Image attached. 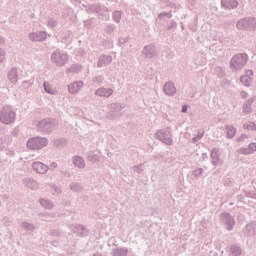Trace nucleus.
I'll use <instances>...</instances> for the list:
<instances>
[{"mask_svg":"<svg viewBox=\"0 0 256 256\" xmlns=\"http://www.w3.org/2000/svg\"><path fill=\"white\" fill-rule=\"evenodd\" d=\"M247 61H249V57L245 53H240L234 55L230 60V69L237 73V71H241L247 65Z\"/></svg>","mask_w":256,"mask_h":256,"instance_id":"1","label":"nucleus"},{"mask_svg":"<svg viewBox=\"0 0 256 256\" xmlns=\"http://www.w3.org/2000/svg\"><path fill=\"white\" fill-rule=\"evenodd\" d=\"M155 139L164 143V145H173V134L171 133V127L157 130L154 134Z\"/></svg>","mask_w":256,"mask_h":256,"instance_id":"2","label":"nucleus"},{"mask_svg":"<svg viewBox=\"0 0 256 256\" xmlns=\"http://www.w3.org/2000/svg\"><path fill=\"white\" fill-rule=\"evenodd\" d=\"M15 110L11 108V106H5L1 111H0V121L4 125H11L12 123H15Z\"/></svg>","mask_w":256,"mask_h":256,"instance_id":"3","label":"nucleus"},{"mask_svg":"<svg viewBox=\"0 0 256 256\" xmlns=\"http://www.w3.org/2000/svg\"><path fill=\"white\" fill-rule=\"evenodd\" d=\"M49 140L47 138H43L40 136L30 138L27 141L28 149H32L34 151H38L39 149H43V147H47Z\"/></svg>","mask_w":256,"mask_h":256,"instance_id":"4","label":"nucleus"},{"mask_svg":"<svg viewBox=\"0 0 256 256\" xmlns=\"http://www.w3.org/2000/svg\"><path fill=\"white\" fill-rule=\"evenodd\" d=\"M51 61L57 67H64L67 64V61H69V54L57 50L52 53Z\"/></svg>","mask_w":256,"mask_h":256,"instance_id":"5","label":"nucleus"},{"mask_svg":"<svg viewBox=\"0 0 256 256\" xmlns=\"http://www.w3.org/2000/svg\"><path fill=\"white\" fill-rule=\"evenodd\" d=\"M107 109L109 111L108 119H115L117 117V113H121V111L125 109V104L112 102L108 104Z\"/></svg>","mask_w":256,"mask_h":256,"instance_id":"6","label":"nucleus"},{"mask_svg":"<svg viewBox=\"0 0 256 256\" xmlns=\"http://www.w3.org/2000/svg\"><path fill=\"white\" fill-rule=\"evenodd\" d=\"M58 125L59 123L57 122V120H51V119H44L38 123V127L43 131H51L55 129V127H57Z\"/></svg>","mask_w":256,"mask_h":256,"instance_id":"7","label":"nucleus"},{"mask_svg":"<svg viewBox=\"0 0 256 256\" xmlns=\"http://www.w3.org/2000/svg\"><path fill=\"white\" fill-rule=\"evenodd\" d=\"M29 41H32L33 43H41L43 41L47 40V32L40 31V32H30L28 34Z\"/></svg>","mask_w":256,"mask_h":256,"instance_id":"8","label":"nucleus"},{"mask_svg":"<svg viewBox=\"0 0 256 256\" xmlns=\"http://www.w3.org/2000/svg\"><path fill=\"white\" fill-rule=\"evenodd\" d=\"M222 223L226 226L227 231H233V227H235V219L231 217V214L223 213Z\"/></svg>","mask_w":256,"mask_h":256,"instance_id":"9","label":"nucleus"},{"mask_svg":"<svg viewBox=\"0 0 256 256\" xmlns=\"http://www.w3.org/2000/svg\"><path fill=\"white\" fill-rule=\"evenodd\" d=\"M240 82L244 87H251V83H253V70H246L245 75L240 77Z\"/></svg>","mask_w":256,"mask_h":256,"instance_id":"10","label":"nucleus"},{"mask_svg":"<svg viewBox=\"0 0 256 256\" xmlns=\"http://www.w3.org/2000/svg\"><path fill=\"white\" fill-rule=\"evenodd\" d=\"M114 90L112 88H105V87H100L95 91L96 97H104L106 99H109L111 95H113Z\"/></svg>","mask_w":256,"mask_h":256,"instance_id":"11","label":"nucleus"},{"mask_svg":"<svg viewBox=\"0 0 256 256\" xmlns=\"http://www.w3.org/2000/svg\"><path fill=\"white\" fill-rule=\"evenodd\" d=\"M7 78L12 85H16L19 82V70L16 67L11 68L8 71Z\"/></svg>","mask_w":256,"mask_h":256,"instance_id":"12","label":"nucleus"},{"mask_svg":"<svg viewBox=\"0 0 256 256\" xmlns=\"http://www.w3.org/2000/svg\"><path fill=\"white\" fill-rule=\"evenodd\" d=\"M33 171L39 173V175H45L49 171V166L43 164L42 162H34L32 164Z\"/></svg>","mask_w":256,"mask_h":256,"instance_id":"13","label":"nucleus"},{"mask_svg":"<svg viewBox=\"0 0 256 256\" xmlns=\"http://www.w3.org/2000/svg\"><path fill=\"white\" fill-rule=\"evenodd\" d=\"M163 91L168 97H173L177 93V88L173 82L169 81L164 84Z\"/></svg>","mask_w":256,"mask_h":256,"instance_id":"14","label":"nucleus"},{"mask_svg":"<svg viewBox=\"0 0 256 256\" xmlns=\"http://www.w3.org/2000/svg\"><path fill=\"white\" fill-rule=\"evenodd\" d=\"M112 61V56L103 54L98 58L97 67H107V65H111Z\"/></svg>","mask_w":256,"mask_h":256,"instance_id":"15","label":"nucleus"},{"mask_svg":"<svg viewBox=\"0 0 256 256\" xmlns=\"http://www.w3.org/2000/svg\"><path fill=\"white\" fill-rule=\"evenodd\" d=\"M83 85H84L83 81L73 82L68 86V91L69 93H71V95H75L77 94L78 91H81V89H83Z\"/></svg>","mask_w":256,"mask_h":256,"instance_id":"16","label":"nucleus"},{"mask_svg":"<svg viewBox=\"0 0 256 256\" xmlns=\"http://www.w3.org/2000/svg\"><path fill=\"white\" fill-rule=\"evenodd\" d=\"M142 54L146 59H153L155 56V46L153 44L144 47Z\"/></svg>","mask_w":256,"mask_h":256,"instance_id":"17","label":"nucleus"},{"mask_svg":"<svg viewBox=\"0 0 256 256\" xmlns=\"http://www.w3.org/2000/svg\"><path fill=\"white\" fill-rule=\"evenodd\" d=\"M253 103H255V96L249 98L244 103V105L242 107L244 115H249V114L253 113V109H251V106L253 105Z\"/></svg>","mask_w":256,"mask_h":256,"instance_id":"18","label":"nucleus"},{"mask_svg":"<svg viewBox=\"0 0 256 256\" xmlns=\"http://www.w3.org/2000/svg\"><path fill=\"white\" fill-rule=\"evenodd\" d=\"M221 7L224 9H237L239 2L237 0H222Z\"/></svg>","mask_w":256,"mask_h":256,"instance_id":"19","label":"nucleus"},{"mask_svg":"<svg viewBox=\"0 0 256 256\" xmlns=\"http://www.w3.org/2000/svg\"><path fill=\"white\" fill-rule=\"evenodd\" d=\"M253 235H256V222L248 224L244 229L245 237H253Z\"/></svg>","mask_w":256,"mask_h":256,"instance_id":"20","label":"nucleus"},{"mask_svg":"<svg viewBox=\"0 0 256 256\" xmlns=\"http://www.w3.org/2000/svg\"><path fill=\"white\" fill-rule=\"evenodd\" d=\"M236 27L240 31H249V29H251L250 24H249V18H244V19L239 20L236 23Z\"/></svg>","mask_w":256,"mask_h":256,"instance_id":"21","label":"nucleus"},{"mask_svg":"<svg viewBox=\"0 0 256 256\" xmlns=\"http://www.w3.org/2000/svg\"><path fill=\"white\" fill-rule=\"evenodd\" d=\"M25 185L28 187V189H32L33 191L39 189V183H37L36 180H33L31 178L24 179Z\"/></svg>","mask_w":256,"mask_h":256,"instance_id":"22","label":"nucleus"},{"mask_svg":"<svg viewBox=\"0 0 256 256\" xmlns=\"http://www.w3.org/2000/svg\"><path fill=\"white\" fill-rule=\"evenodd\" d=\"M129 250L127 248H114L111 252L112 256H127Z\"/></svg>","mask_w":256,"mask_h":256,"instance_id":"23","label":"nucleus"},{"mask_svg":"<svg viewBox=\"0 0 256 256\" xmlns=\"http://www.w3.org/2000/svg\"><path fill=\"white\" fill-rule=\"evenodd\" d=\"M73 163L78 169H83L85 167V159H83L81 156H74Z\"/></svg>","mask_w":256,"mask_h":256,"instance_id":"24","label":"nucleus"},{"mask_svg":"<svg viewBox=\"0 0 256 256\" xmlns=\"http://www.w3.org/2000/svg\"><path fill=\"white\" fill-rule=\"evenodd\" d=\"M219 149L217 148H214L212 151H211V159H212V165H214L216 167V165H219Z\"/></svg>","mask_w":256,"mask_h":256,"instance_id":"25","label":"nucleus"},{"mask_svg":"<svg viewBox=\"0 0 256 256\" xmlns=\"http://www.w3.org/2000/svg\"><path fill=\"white\" fill-rule=\"evenodd\" d=\"M226 131H227V138L233 139L235 137V134L237 133V128H235L233 125H227Z\"/></svg>","mask_w":256,"mask_h":256,"instance_id":"26","label":"nucleus"},{"mask_svg":"<svg viewBox=\"0 0 256 256\" xmlns=\"http://www.w3.org/2000/svg\"><path fill=\"white\" fill-rule=\"evenodd\" d=\"M54 147L58 149H63V147H67V139L58 138L54 140Z\"/></svg>","mask_w":256,"mask_h":256,"instance_id":"27","label":"nucleus"},{"mask_svg":"<svg viewBox=\"0 0 256 256\" xmlns=\"http://www.w3.org/2000/svg\"><path fill=\"white\" fill-rule=\"evenodd\" d=\"M75 233L80 235V237H84V235H87V233H89V230L83 225H77L75 226Z\"/></svg>","mask_w":256,"mask_h":256,"instance_id":"28","label":"nucleus"},{"mask_svg":"<svg viewBox=\"0 0 256 256\" xmlns=\"http://www.w3.org/2000/svg\"><path fill=\"white\" fill-rule=\"evenodd\" d=\"M70 191H73L74 193H81L83 191V186H81L78 182H72L69 185Z\"/></svg>","mask_w":256,"mask_h":256,"instance_id":"29","label":"nucleus"},{"mask_svg":"<svg viewBox=\"0 0 256 256\" xmlns=\"http://www.w3.org/2000/svg\"><path fill=\"white\" fill-rule=\"evenodd\" d=\"M40 205H42V207H44V209H53L55 207V205L53 204V202H51V200H47V199H40Z\"/></svg>","mask_w":256,"mask_h":256,"instance_id":"30","label":"nucleus"},{"mask_svg":"<svg viewBox=\"0 0 256 256\" xmlns=\"http://www.w3.org/2000/svg\"><path fill=\"white\" fill-rule=\"evenodd\" d=\"M87 13H97V15H101V6L99 5H90L87 9Z\"/></svg>","mask_w":256,"mask_h":256,"instance_id":"31","label":"nucleus"},{"mask_svg":"<svg viewBox=\"0 0 256 256\" xmlns=\"http://www.w3.org/2000/svg\"><path fill=\"white\" fill-rule=\"evenodd\" d=\"M21 227L22 229H26V231H35L37 229V227H35L33 223L25 221L21 223Z\"/></svg>","mask_w":256,"mask_h":256,"instance_id":"32","label":"nucleus"},{"mask_svg":"<svg viewBox=\"0 0 256 256\" xmlns=\"http://www.w3.org/2000/svg\"><path fill=\"white\" fill-rule=\"evenodd\" d=\"M43 87L44 91H46V93H49V95H57V92L49 85V83L44 82Z\"/></svg>","mask_w":256,"mask_h":256,"instance_id":"33","label":"nucleus"},{"mask_svg":"<svg viewBox=\"0 0 256 256\" xmlns=\"http://www.w3.org/2000/svg\"><path fill=\"white\" fill-rule=\"evenodd\" d=\"M230 252H231V254L234 255V256H240L241 253H242L241 247L236 246V245H233V246H231V248H230Z\"/></svg>","mask_w":256,"mask_h":256,"instance_id":"34","label":"nucleus"},{"mask_svg":"<svg viewBox=\"0 0 256 256\" xmlns=\"http://www.w3.org/2000/svg\"><path fill=\"white\" fill-rule=\"evenodd\" d=\"M243 129H246L247 131H256V125L255 122H247L243 125Z\"/></svg>","mask_w":256,"mask_h":256,"instance_id":"35","label":"nucleus"},{"mask_svg":"<svg viewBox=\"0 0 256 256\" xmlns=\"http://www.w3.org/2000/svg\"><path fill=\"white\" fill-rule=\"evenodd\" d=\"M123 15V12L119 11V10H116L114 13H113V19L115 21V23H121V17Z\"/></svg>","mask_w":256,"mask_h":256,"instance_id":"36","label":"nucleus"},{"mask_svg":"<svg viewBox=\"0 0 256 256\" xmlns=\"http://www.w3.org/2000/svg\"><path fill=\"white\" fill-rule=\"evenodd\" d=\"M81 69V66L75 64L70 66L68 69H66V72L68 73H77Z\"/></svg>","mask_w":256,"mask_h":256,"instance_id":"37","label":"nucleus"},{"mask_svg":"<svg viewBox=\"0 0 256 256\" xmlns=\"http://www.w3.org/2000/svg\"><path fill=\"white\" fill-rule=\"evenodd\" d=\"M129 36H125V37H120L118 39V45H126V43H129Z\"/></svg>","mask_w":256,"mask_h":256,"instance_id":"38","label":"nucleus"},{"mask_svg":"<svg viewBox=\"0 0 256 256\" xmlns=\"http://www.w3.org/2000/svg\"><path fill=\"white\" fill-rule=\"evenodd\" d=\"M47 25H48V27L53 29L57 25V20H55L53 18H50V19L47 20Z\"/></svg>","mask_w":256,"mask_h":256,"instance_id":"39","label":"nucleus"},{"mask_svg":"<svg viewBox=\"0 0 256 256\" xmlns=\"http://www.w3.org/2000/svg\"><path fill=\"white\" fill-rule=\"evenodd\" d=\"M163 17H167L168 19H171L173 17V14H171V12L167 13V12H162L158 15V19H163Z\"/></svg>","mask_w":256,"mask_h":256,"instance_id":"40","label":"nucleus"},{"mask_svg":"<svg viewBox=\"0 0 256 256\" xmlns=\"http://www.w3.org/2000/svg\"><path fill=\"white\" fill-rule=\"evenodd\" d=\"M7 53L5 52V49L0 48V63H5V57Z\"/></svg>","mask_w":256,"mask_h":256,"instance_id":"41","label":"nucleus"},{"mask_svg":"<svg viewBox=\"0 0 256 256\" xmlns=\"http://www.w3.org/2000/svg\"><path fill=\"white\" fill-rule=\"evenodd\" d=\"M215 73L218 77H225V71H223V68L221 67H216Z\"/></svg>","mask_w":256,"mask_h":256,"instance_id":"42","label":"nucleus"},{"mask_svg":"<svg viewBox=\"0 0 256 256\" xmlns=\"http://www.w3.org/2000/svg\"><path fill=\"white\" fill-rule=\"evenodd\" d=\"M193 175L194 177H201L203 175V169L202 168H198L196 170L193 171Z\"/></svg>","mask_w":256,"mask_h":256,"instance_id":"43","label":"nucleus"},{"mask_svg":"<svg viewBox=\"0 0 256 256\" xmlns=\"http://www.w3.org/2000/svg\"><path fill=\"white\" fill-rule=\"evenodd\" d=\"M249 25L250 29H256V19L255 18H249Z\"/></svg>","mask_w":256,"mask_h":256,"instance_id":"44","label":"nucleus"},{"mask_svg":"<svg viewBox=\"0 0 256 256\" xmlns=\"http://www.w3.org/2000/svg\"><path fill=\"white\" fill-rule=\"evenodd\" d=\"M248 149L250 150V154L255 153V151H256V143L255 142L250 143L249 146H248Z\"/></svg>","mask_w":256,"mask_h":256,"instance_id":"45","label":"nucleus"},{"mask_svg":"<svg viewBox=\"0 0 256 256\" xmlns=\"http://www.w3.org/2000/svg\"><path fill=\"white\" fill-rule=\"evenodd\" d=\"M239 153H241L242 155H251V151L249 150V148H241L239 150Z\"/></svg>","mask_w":256,"mask_h":256,"instance_id":"46","label":"nucleus"},{"mask_svg":"<svg viewBox=\"0 0 256 256\" xmlns=\"http://www.w3.org/2000/svg\"><path fill=\"white\" fill-rule=\"evenodd\" d=\"M245 139H249V136L247 134H241L238 138H237V142L240 143L241 141H245Z\"/></svg>","mask_w":256,"mask_h":256,"instance_id":"47","label":"nucleus"},{"mask_svg":"<svg viewBox=\"0 0 256 256\" xmlns=\"http://www.w3.org/2000/svg\"><path fill=\"white\" fill-rule=\"evenodd\" d=\"M133 170L136 171V173H141L143 171V164L134 166Z\"/></svg>","mask_w":256,"mask_h":256,"instance_id":"48","label":"nucleus"},{"mask_svg":"<svg viewBox=\"0 0 256 256\" xmlns=\"http://www.w3.org/2000/svg\"><path fill=\"white\" fill-rule=\"evenodd\" d=\"M93 83H103V76H97L93 78Z\"/></svg>","mask_w":256,"mask_h":256,"instance_id":"49","label":"nucleus"},{"mask_svg":"<svg viewBox=\"0 0 256 256\" xmlns=\"http://www.w3.org/2000/svg\"><path fill=\"white\" fill-rule=\"evenodd\" d=\"M115 31L114 25H109L106 27V33H113Z\"/></svg>","mask_w":256,"mask_h":256,"instance_id":"50","label":"nucleus"},{"mask_svg":"<svg viewBox=\"0 0 256 256\" xmlns=\"http://www.w3.org/2000/svg\"><path fill=\"white\" fill-rule=\"evenodd\" d=\"M7 145V142L5 140L0 139V151H3Z\"/></svg>","mask_w":256,"mask_h":256,"instance_id":"51","label":"nucleus"},{"mask_svg":"<svg viewBox=\"0 0 256 256\" xmlns=\"http://www.w3.org/2000/svg\"><path fill=\"white\" fill-rule=\"evenodd\" d=\"M248 96H249V94L247 92H245V91L240 92L241 99H247Z\"/></svg>","mask_w":256,"mask_h":256,"instance_id":"52","label":"nucleus"},{"mask_svg":"<svg viewBox=\"0 0 256 256\" xmlns=\"http://www.w3.org/2000/svg\"><path fill=\"white\" fill-rule=\"evenodd\" d=\"M170 23H171V25H169L168 27H167V30L168 31H171V29H174V27H176V23H175V21H170Z\"/></svg>","mask_w":256,"mask_h":256,"instance_id":"53","label":"nucleus"},{"mask_svg":"<svg viewBox=\"0 0 256 256\" xmlns=\"http://www.w3.org/2000/svg\"><path fill=\"white\" fill-rule=\"evenodd\" d=\"M53 190H54V193H56L57 195L61 193V188H59L58 186H54Z\"/></svg>","mask_w":256,"mask_h":256,"instance_id":"54","label":"nucleus"},{"mask_svg":"<svg viewBox=\"0 0 256 256\" xmlns=\"http://www.w3.org/2000/svg\"><path fill=\"white\" fill-rule=\"evenodd\" d=\"M49 169H57V163L56 162H52L51 164H50V167H49Z\"/></svg>","mask_w":256,"mask_h":256,"instance_id":"55","label":"nucleus"},{"mask_svg":"<svg viewBox=\"0 0 256 256\" xmlns=\"http://www.w3.org/2000/svg\"><path fill=\"white\" fill-rule=\"evenodd\" d=\"M12 135H13L14 137H17V135H19V129L13 130V131H12Z\"/></svg>","mask_w":256,"mask_h":256,"instance_id":"56","label":"nucleus"},{"mask_svg":"<svg viewBox=\"0 0 256 256\" xmlns=\"http://www.w3.org/2000/svg\"><path fill=\"white\" fill-rule=\"evenodd\" d=\"M51 235H54L57 237L59 235V232L57 230H52Z\"/></svg>","mask_w":256,"mask_h":256,"instance_id":"57","label":"nucleus"},{"mask_svg":"<svg viewBox=\"0 0 256 256\" xmlns=\"http://www.w3.org/2000/svg\"><path fill=\"white\" fill-rule=\"evenodd\" d=\"M187 105L182 106V113H187Z\"/></svg>","mask_w":256,"mask_h":256,"instance_id":"58","label":"nucleus"},{"mask_svg":"<svg viewBox=\"0 0 256 256\" xmlns=\"http://www.w3.org/2000/svg\"><path fill=\"white\" fill-rule=\"evenodd\" d=\"M196 138L198 139V141H201V139H203V133L198 134Z\"/></svg>","mask_w":256,"mask_h":256,"instance_id":"59","label":"nucleus"},{"mask_svg":"<svg viewBox=\"0 0 256 256\" xmlns=\"http://www.w3.org/2000/svg\"><path fill=\"white\" fill-rule=\"evenodd\" d=\"M197 141H199V138H197V136L192 138V143H197Z\"/></svg>","mask_w":256,"mask_h":256,"instance_id":"60","label":"nucleus"},{"mask_svg":"<svg viewBox=\"0 0 256 256\" xmlns=\"http://www.w3.org/2000/svg\"><path fill=\"white\" fill-rule=\"evenodd\" d=\"M3 43H5V39H3V37H0V45H3Z\"/></svg>","mask_w":256,"mask_h":256,"instance_id":"61","label":"nucleus"},{"mask_svg":"<svg viewBox=\"0 0 256 256\" xmlns=\"http://www.w3.org/2000/svg\"><path fill=\"white\" fill-rule=\"evenodd\" d=\"M202 158L205 160V159H207V154L206 153H203L202 154Z\"/></svg>","mask_w":256,"mask_h":256,"instance_id":"62","label":"nucleus"},{"mask_svg":"<svg viewBox=\"0 0 256 256\" xmlns=\"http://www.w3.org/2000/svg\"><path fill=\"white\" fill-rule=\"evenodd\" d=\"M30 19H35V14H30Z\"/></svg>","mask_w":256,"mask_h":256,"instance_id":"63","label":"nucleus"},{"mask_svg":"<svg viewBox=\"0 0 256 256\" xmlns=\"http://www.w3.org/2000/svg\"><path fill=\"white\" fill-rule=\"evenodd\" d=\"M94 256H101V254H94Z\"/></svg>","mask_w":256,"mask_h":256,"instance_id":"64","label":"nucleus"}]
</instances>
